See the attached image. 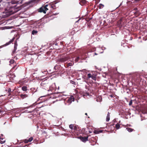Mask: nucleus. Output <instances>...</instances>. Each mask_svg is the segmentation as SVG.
<instances>
[{
    "instance_id": "41",
    "label": "nucleus",
    "mask_w": 147,
    "mask_h": 147,
    "mask_svg": "<svg viewBox=\"0 0 147 147\" xmlns=\"http://www.w3.org/2000/svg\"><path fill=\"white\" fill-rule=\"evenodd\" d=\"M85 115H87V113H85Z\"/></svg>"
},
{
    "instance_id": "43",
    "label": "nucleus",
    "mask_w": 147,
    "mask_h": 147,
    "mask_svg": "<svg viewBox=\"0 0 147 147\" xmlns=\"http://www.w3.org/2000/svg\"><path fill=\"white\" fill-rule=\"evenodd\" d=\"M128 126H131V125H130L129 124V125H128Z\"/></svg>"
},
{
    "instance_id": "38",
    "label": "nucleus",
    "mask_w": 147,
    "mask_h": 147,
    "mask_svg": "<svg viewBox=\"0 0 147 147\" xmlns=\"http://www.w3.org/2000/svg\"><path fill=\"white\" fill-rule=\"evenodd\" d=\"M1 137H4V136L3 134H1Z\"/></svg>"
},
{
    "instance_id": "42",
    "label": "nucleus",
    "mask_w": 147,
    "mask_h": 147,
    "mask_svg": "<svg viewBox=\"0 0 147 147\" xmlns=\"http://www.w3.org/2000/svg\"><path fill=\"white\" fill-rule=\"evenodd\" d=\"M95 55H97V53H95Z\"/></svg>"
},
{
    "instance_id": "28",
    "label": "nucleus",
    "mask_w": 147,
    "mask_h": 147,
    "mask_svg": "<svg viewBox=\"0 0 147 147\" xmlns=\"http://www.w3.org/2000/svg\"><path fill=\"white\" fill-rule=\"evenodd\" d=\"M122 19L121 18L118 21V23H120V26L122 25V24H121V22L122 21Z\"/></svg>"
},
{
    "instance_id": "33",
    "label": "nucleus",
    "mask_w": 147,
    "mask_h": 147,
    "mask_svg": "<svg viewBox=\"0 0 147 147\" xmlns=\"http://www.w3.org/2000/svg\"><path fill=\"white\" fill-rule=\"evenodd\" d=\"M70 83L73 84H76V82L72 80L70 81Z\"/></svg>"
},
{
    "instance_id": "1",
    "label": "nucleus",
    "mask_w": 147,
    "mask_h": 147,
    "mask_svg": "<svg viewBox=\"0 0 147 147\" xmlns=\"http://www.w3.org/2000/svg\"><path fill=\"white\" fill-rule=\"evenodd\" d=\"M19 10L16 5H15L13 7H7L5 9L4 13H5L6 15L8 16L17 12Z\"/></svg>"
},
{
    "instance_id": "16",
    "label": "nucleus",
    "mask_w": 147,
    "mask_h": 147,
    "mask_svg": "<svg viewBox=\"0 0 147 147\" xmlns=\"http://www.w3.org/2000/svg\"><path fill=\"white\" fill-rule=\"evenodd\" d=\"M140 14V11L139 10L136 11L134 13V15L135 16H139Z\"/></svg>"
},
{
    "instance_id": "3",
    "label": "nucleus",
    "mask_w": 147,
    "mask_h": 147,
    "mask_svg": "<svg viewBox=\"0 0 147 147\" xmlns=\"http://www.w3.org/2000/svg\"><path fill=\"white\" fill-rule=\"evenodd\" d=\"M70 59V57L69 56H66L63 57H61L58 59L57 60V62H59L63 63L68 60Z\"/></svg>"
},
{
    "instance_id": "4",
    "label": "nucleus",
    "mask_w": 147,
    "mask_h": 147,
    "mask_svg": "<svg viewBox=\"0 0 147 147\" xmlns=\"http://www.w3.org/2000/svg\"><path fill=\"white\" fill-rule=\"evenodd\" d=\"M41 86L42 88L45 90L48 89V88L49 87V85L46 80H44L42 82L41 84Z\"/></svg>"
},
{
    "instance_id": "12",
    "label": "nucleus",
    "mask_w": 147,
    "mask_h": 147,
    "mask_svg": "<svg viewBox=\"0 0 147 147\" xmlns=\"http://www.w3.org/2000/svg\"><path fill=\"white\" fill-rule=\"evenodd\" d=\"M17 45H17V42L16 40V41H15V43H14V49L13 51V53H14L15 52V51L17 49Z\"/></svg>"
},
{
    "instance_id": "11",
    "label": "nucleus",
    "mask_w": 147,
    "mask_h": 147,
    "mask_svg": "<svg viewBox=\"0 0 147 147\" xmlns=\"http://www.w3.org/2000/svg\"><path fill=\"white\" fill-rule=\"evenodd\" d=\"M5 141V139L4 137H1L0 136V143L2 144L4 143Z\"/></svg>"
},
{
    "instance_id": "20",
    "label": "nucleus",
    "mask_w": 147,
    "mask_h": 147,
    "mask_svg": "<svg viewBox=\"0 0 147 147\" xmlns=\"http://www.w3.org/2000/svg\"><path fill=\"white\" fill-rule=\"evenodd\" d=\"M126 129L129 132H132L134 130L133 129L129 127L127 128Z\"/></svg>"
},
{
    "instance_id": "6",
    "label": "nucleus",
    "mask_w": 147,
    "mask_h": 147,
    "mask_svg": "<svg viewBox=\"0 0 147 147\" xmlns=\"http://www.w3.org/2000/svg\"><path fill=\"white\" fill-rule=\"evenodd\" d=\"M87 79H89L91 78L92 79L96 81V75L94 74H91L90 73H89L87 74Z\"/></svg>"
},
{
    "instance_id": "8",
    "label": "nucleus",
    "mask_w": 147,
    "mask_h": 147,
    "mask_svg": "<svg viewBox=\"0 0 147 147\" xmlns=\"http://www.w3.org/2000/svg\"><path fill=\"white\" fill-rule=\"evenodd\" d=\"M74 97L73 96H71L67 100V102L69 103H71L72 101H74Z\"/></svg>"
},
{
    "instance_id": "23",
    "label": "nucleus",
    "mask_w": 147,
    "mask_h": 147,
    "mask_svg": "<svg viewBox=\"0 0 147 147\" xmlns=\"http://www.w3.org/2000/svg\"><path fill=\"white\" fill-rule=\"evenodd\" d=\"M60 67L58 65H56L54 67V69L56 70L59 69Z\"/></svg>"
},
{
    "instance_id": "9",
    "label": "nucleus",
    "mask_w": 147,
    "mask_h": 147,
    "mask_svg": "<svg viewBox=\"0 0 147 147\" xmlns=\"http://www.w3.org/2000/svg\"><path fill=\"white\" fill-rule=\"evenodd\" d=\"M78 138L80 139L82 142H86L88 141V137H82V136H80Z\"/></svg>"
},
{
    "instance_id": "19",
    "label": "nucleus",
    "mask_w": 147,
    "mask_h": 147,
    "mask_svg": "<svg viewBox=\"0 0 147 147\" xmlns=\"http://www.w3.org/2000/svg\"><path fill=\"white\" fill-rule=\"evenodd\" d=\"M38 33V31L35 30H33L32 32V34L33 35L36 34Z\"/></svg>"
},
{
    "instance_id": "14",
    "label": "nucleus",
    "mask_w": 147,
    "mask_h": 147,
    "mask_svg": "<svg viewBox=\"0 0 147 147\" xmlns=\"http://www.w3.org/2000/svg\"><path fill=\"white\" fill-rule=\"evenodd\" d=\"M20 97L22 99H24V98H26V97H28V95L26 94H21L20 95Z\"/></svg>"
},
{
    "instance_id": "13",
    "label": "nucleus",
    "mask_w": 147,
    "mask_h": 147,
    "mask_svg": "<svg viewBox=\"0 0 147 147\" xmlns=\"http://www.w3.org/2000/svg\"><path fill=\"white\" fill-rule=\"evenodd\" d=\"M15 38L14 37L11 40L9 41L8 42H7L4 45L5 46H7L11 43H12L14 40Z\"/></svg>"
},
{
    "instance_id": "36",
    "label": "nucleus",
    "mask_w": 147,
    "mask_h": 147,
    "mask_svg": "<svg viewBox=\"0 0 147 147\" xmlns=\"http://www.w3.org/2000/svg\"><path fill=\"white\" fill-rule=\"evenodd\" d=\"M99 133H102V132L103 130H99Z\"/></svg>"
},
{
    "instance_id": "45",
    "label": "nucleus",
    "mask_w": 147,
    "mask_h": 147,
    "mask_svg": "<svg viewBox=\"0 0 147 147\" xmlns=\"http://www.w3.org/2000/svg\"><path fill=\"white\" fill-rule=\"evenodd\" d=\"M146 12L147 13V10L146 11Z\"/></svg>"
},
{
    "instance_id": "35",
    "label": "nucleus",
    "mask_w": 147,
    "mask_h": 147,
    "mask_svg": "<svg viewBox=\"0 0 147 147\" xmlns=\"http://www.w3.org/2000/svg\"><path fill=\"white\" fill-rule=\"evenodd\" d=\"M134 10H135V11H138V8H136H136H134Z\"/></svg>"
},
{
    "instance_id": "21",
    "label": "nucleus",
    "mask_w": 147,
    "mask_h": 147,
    "mask_svg": "<svg viewBox=\"0 0 147 147\" xmlns=\"http://www.w3.org/2000/svg\"><path fill=\"white\" fill-rule=\"evenodd\" d=\"M104 7V5L101 3H100L99 4V6H98V7L100 9H101L102 8Z\"/></svg>"
},
{
    "instance_id": "39",
    "label": "nucleus",
    "mask_w": 147,
    "mask_h": 147,
    "mask_svg": "<svg viewBox=\"0 0 147 147\" xmlns=\"http://www.w3.org/2000/svg\"><path fill=\"white\" fill-rule=\"evenodd\" d=\"M135 1H139L140 0H134Z\"/></svg>"
},
{
    "instance_id": "7",
    "label": "nucleus",
    "mask_w": 147,
    "mask_h": 147,
    "mask_svg": "<svg viewBox=\"0 0 147 147\" xmlns=\"http://www.w3.org/2000/svg\"><path fill=\"white\" fill-rule=\"evenodd\" d=\"M55 90V88L53 87L52 86H50L49 87V89H47V90L48 92H49L50 91H51L52 92L51 93L50 92L49 94H51L53 93Z\"/></svg>"
},
{
    "instance_id": "44",
    "label": "nucleus",
    "mask_w": 147,
    "mask_h": 147,
    "mask_svg": "<svg viewBox=\"0 0 147 147\" xmlns=\"http://www.w3.org/2000/svg\"><path fill=\"white\" fill-rule=\"evenodd\" d=\"M35 111H34V113H35Z\"/></svg>"
},
{
    "instance_id": "24",
    "label": "nucleus",
    "mask_w": 147,
    "mask_h": 147,
    "mask_svg": "<svg viewBox=\"0 0 147 147\" xmlns=\"http://www.w3.org/2000/svg\"><path fill=\"white\" fill-rule=\"evenodd\" d=\"M80 58L79 57H78L76 58L75 60V62H78L80 60Z\"/></svg>"
},
{
    "instance_id": "29",
    "label": "nucleus",
    "mask_w": 147,
    "mask_h": 147,
    "mask_svg": "<svg viewBox=\"0 0 147 147\" xmlns=\"http://www.w3.org/2000/svg\"><path fill=\"white\" fill-rule=\"evenodd\" d=\"M23 141L25 143H27L28 142H29L28 141V139H25V140H24Z\"/></svg>"
},
{
    "instance_id": "34",
    "label": "nucleus",
    "mask_w": 147,
    "mask_h": 147,
    "mask_svg": "<svg viewBox=\"0 0 147 147\" xmlns=\"http://www.w3.org/2000/svg\"><path fill=\"white\" fill-rule=\"evenodd\" d=\"M51 6H52L51 8H53V9H54L55 8V6L54 4H51Z\"/></svg>"
},
{
    "instance_id": "17",
    "label": "nucleus",
    "mask_w": 147,
    "mask_h": 147,
    "mask_svg": "<svg viewBox=\"0 0 147 147\" xmlns=\"http://www.w3.org/2000/svg\"><path fill=\"white\" fill-rule=\"evenodd\" d=\"M110 113L109 112H108L106 119V121H107L108 122L110 120Z\"/></svg>"
},
{
    "instance_id": "40",
    "label": "nucleus",
    "mask_w": 147,
    "mask_h": 147,
    "mask_svg": "<svg viewBox=\"0 0 147 147\" xmlns=\"http://www.w3.org/2000/svg\"><path fill=\"white\" fill-rule=\"evenodd\" d=\"M128 3H131V1H129L128 2Z\"/></svg>"
},
{
    "instance_id": "18",
    "label": "nucleus",
    "mask_w": 147,
    "mask_h": 147,
    "mask_svg": "<svg viewBox=\"0 0 147 147\" xmlns=\"http://www.w3.org/2000/svg\"><path fill=\"white\" fill-rule=\"evenodd\" d=\"M22 90L24 91H26L27 90V87L26 86H23L22 87Z\"/></svg>"
},
{
    "instance_id": "10",
    "label": "nucleus",
    "mask_w": 147,
    "mask_h": 147,
    "mask_svg": "<svg viewBox=\"0 0 147 147\" xmlns=\"http://www.w3.org/2000/svg\"><path fill=\"white\" fill-rule=\"evenodd\" d=\"M74 64V62H73V63L70 62V63H65L64 66H65V67H68L69 66H73Z\"/></svg>"
},
{
    "instance_id": "32",
    "label": "nucleus",
    "mask_w": 147,
    "mask_h": 147,
    "mask_svg": "<svg viewBox=\"0 0 147 147\" xmlns=\"http://www.w3.org/2000/svg\"><path fill=\"white\" fill-rule=\"evenodd\" d=\"M14 61L13 59L11 60L10 61V63L11 64H13V63H14Z\"/></svg>"
},
{
    "instance_id": "30",
    "label": "nucleus",
    "mask_w": 147,
    "mask_h": 147,
    "mask_svg": "<svg viewBox=\"0 0 147 147\" xmlns=\"http://www.w3.org/2000/svg\"><path fill=\"white\" fill-rule=\"evenodd\" d=\"M11 91V88H9L8 89V92L9 93V95H8V96H10L11 94L10 93V92Z\"/></svg>"
},
{
    "instance_id": "37",
    "label": "nucleus",
    "mask_w": 147,
    "mask_h": 147,
    "mask_svg": "<svg viewBox=\"0 0 147 147\" xmlns=\"http://www.w3.org/2000/svg\"><path fill=\"white\" fill-rule=\"evenodd\" d=\"M37 141L36 140H34V143H36V144H37L36 142H37Z\"/></svg>"
},
{
    "instance_id": "25",
    "label": "nucleus",
    "mask_w": 147,
    "mask_h": 147,
    "mask_svg": "<svg viewBox=\"0 0 147 147\" xmlns=\"http://www.w3.org/2000/svg\"><path fill=\"white\" fill-rule=\"evenodd\" d=\"M74 124H70L69 125V127L72 130H73Z\"/></svg>"
},
{
    "instance_id": "5",
    "label": "nucleus",
    "mask_w": 147,
    "mask_h": 147,
    "mask_svg": "<svg viewBox=\"0 0 147 147\" xmlns=\"http://www.w3.org/2000/svg\"><path fill=\"white\" fill-rule=\"evenodd\" d=\"M72 131L74 132V134H76L77 135H78L79 134H80V131L79 130V129L78 128V127L76 125H74L73 130Z\"/></svg>"
},
{
    "instance_id": "27",
    "label": "nucleus",
    "mask_w": 147,
    "mask_h": 147,
    "mask_svg": "<svg viewBox=\"0 0 147 147\" xmlns=\"http://www.w3.org/2000/svg\"><path fill=\"white\" fill-rule=\"evenodd\" d=\"M33 138L32 137H31L28 140L29 142H31L33 140Z\"/></svg>"
},
{
    "instance_id": "15",
    "label": "nucleus",
    "mask_w": 147,
    "mask_h": 147,
    "mask_svg": "<svg viewBox=\"0 0 147 147\" xmlns=\"http://www.w3.org/2000/svg\"><path fill=\"white\" fill-rule=\"evenodd\" d=\"M80 4L81 5H83L86 3V1L85 0H80Z\"/></svg>"
},
{
    "instance_id": "31",
    "label": "nucleus",
    "mask_w": 147,
    "mask_h": 147,
    "mask_svg": "<svg viewBox=\"0 0 147 147\" xmlns=\"http://www.w3.org/2000/svg\"><path fill=\"white\" fill-rule=\"evenodd\" d=\"M132 103V100H131L129 103V105H131Z\"/></svg>"
},
{
    "instance_id": "2",
    "label": "nucleus",
    "mask_w": 147,
    "mask_h": 147,
    "mask_svg": "<svg viewBox=\"0 0 147 147\" xmlns=\"http://www.w3.org/2000/svg\"><path fill=\"white\" fill-rule=\"evenodd\" d=\"M52 7L51 4H49L42 5L38 10L39 12H43L44 13H46V11L49 10H51Z\"/></svg>"
},
{
    "instance_id": "26",
    "label": "nucleus",
    "mask_w": 147,
    "mask_h": 147,
    "mask_svg": "<svg viewBox=\"0 0 147 147\" xmlns=\"http://www.w3.org/2000/svg\"><path fill=\"white\" fill-rule=\"evenodd\" d=\"M94 133L96 134H99L98 130H95L94 132Z\"/></svg>"
},
{
    "instance_id": "22",
    "label": "nucleus",
    "mask_w": 147,
    "mask_h": 147,
    "mask_svg": "<svg viewBox=\"0 0 147 147\" xmlns=\"http://www.w3.org/2000/svg\"><path fill=\"white\" fill-rule=\"evenodd\" d=\"M120 124L117 123L116 125H115V127L117 129H118L120 128Z\"/></svg>"
}]
</instances>
